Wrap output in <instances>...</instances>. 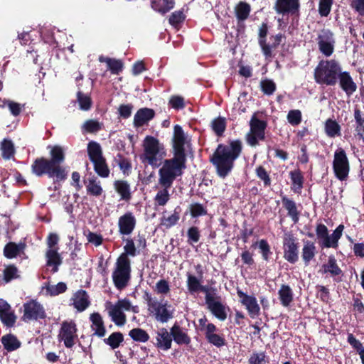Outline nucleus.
Instances as JSON below:
<instances>
[{
    "label": "nucleus",
    "mask_w": 364,
    "mask_h": 364,
    "mask_svg": "<svg viewBox=\"0 0 364 364\" xmlns=\"http://www.w3.org/2000/svg\"><path fill=\"white\" fill-rule=\"evenodd\" d=\"M148 310L155 319L162 323L168 322L173 317L174 309L168 301H160L149 297L147 299Z\"/></svg>",
    "instance_id": "423d86ee"
},
{
    "label": "nucleus",
    "mask_w": 364,
    "mask_h": 364,
    "mask_svg": "<svg viewBox=\"0 0 364 364\" xmlns=\"http://www.w3.org/2000/svg\"><path fill=\"white\" fill-rule=\"evenodd\" d=\"M292 181V188L294 191H299L302 188L303 178L300 172L294 171L291 173Z\"/></svg>",
    "instance_id": "864d4df0"
},
{
    "label": "nucleus",
    "mask_w": 364,
    "mask_h": 364,
    "mask_svg": "<svg viewBox=\"0 0 364 364\" xmlns=\"http://www.w3.org/2000/svg\"><path fill=\"white\" fill-rule=\"evenodd\" d=\"M156 346L163 350H168L171 348L172 336L166 328H161L156 332Z\"/></svg>",
    "instance_id": "412c9836"
},
{
    "label": "nucleus",
    "mask_w": 364,
    "mask_h": 364,
    "mask_svg": "<svg viewBox=\"0 0 364 364\" xmlns=\"http://www.w3.org/2000/svg\"><path fill=\"white\" fill-rule=\"evenodd\" d=\"M282 204L286 210L288 211V215L291 220L296 223L299 220V212L297 210V207L294 201L289 199L287 197L282 198Z\"/></svg>",
    "instance_id": "c756f323"
},
{
    "label": "nucleus",
    "mask_w": 364,
    "mask_h": 364,
    "mask_svg": "<svg viewBox=\"0 0 364 364\" xmlns=\"http://www.w3.org/2000/svg\"><path fill=\"white\" fill-rule=\"evenodd\" d=\"M99 60L102 63H106L108 69L113 74H118L123 68V63L119 60L100 56Z\"/></svg>",
    "instance_id": "473e14b6"
},
{
    "label": "nucleus",
    "mask_w": 364,
    "mask_h": 364,
    "mask_svg": "<svg viewBox=\"0 0 364 364\" xmlns=\"http://www.w3.org/2000/svg\"><path fill=\"white\" fill-rule=\"evenodd\" d=\"M87 152L92 162L103 158L100 144L95 141H92L88 144Z\"/></svg>",
    "instance_id": "a19ab883"
},
{
    "label": "nucleus",
    "mask_w": 364,
    "mask_h": 364,
    "mask_svg": "<svg viewBox=\"0 0 364 364\" xmlns=\"http://www.w3.org/2000/svg\"><path fill=\"white\" fill-rule=\"evenodd\" d=\"M105 342L110 346L113 349L119 347L123 341V336L119 332L112 333L107 338L104 340Z\"/></svg>",
    "instance_id": "8fccbe9b"
},
{
    "label": "nucleus",
    "mask_w": 364,
    "mask_h": 364,
    "mask_svg": "<svg viewBox=\"0 0 364 364\" xmlns=\"http://www.w3.org/2000/svg\"><path fill=\"white\" fill-rule=\"evenodd\" d=\"M90 320L92 323L91 328L94 331V334L99 337L105 336L106 329L101 315L99 313H93L90 315Z\"/></svg>",
    "instance_id": "b1692460"
},
{
    "label": "nucleus",
    "mask_w": 364,
    "mask_h": 364,
    "mask_svg": "<svg viewBox=\"0 0 364 364\" xmlns=\"http://www.w3.org/2000/svg\"><path fill=\"white\" fill-rule=\"evenodd\" d=\"M187 288L190 294H193L198 291L209 292L207 287L202 285L200 279L197 278L196 276L188 272L187 273Z\"/></svg>",
    "instance_id": "393cba45"
},
{
    "label": "nucleus",
    "mask_w": 364,
    "mask_h": 364,
    "mask_svg": "<svg viewBox=\"0 0 364 364\" xmlns=\"http://www.w3.org/2000/svg\"><path fill=\"white\" fill-rule=\"evenodd\" d=\"M278 294L281 303L284 306H288L293 300V292L288 285H282Z\"/></svg>",
    "instance_id": "2f4dec72"
},
{
    "label": "nucleus",
    "mask_w": 364,
    "mask_h": 364,
    "mask_svg": "<svg viewBox=\"0 0 364 364\" xmlns=\"http://www.w3.org/2000/svg\"><path fill=\"white\" fill-rule=\"evenodd\" d=\"M130 260L124 254L117 259L116 269L113 272L112 279L116 287L119 289L124 288L130 278Z\"/></svg>",
    "instance_id": "0eeeda50"
},
{
    "label": "nucleus",
    "mask_w": 364,
    "mask_h": 364,
    "mask_svg": "<svg viewBox=\"0 0 364 364\" xmlns=\"http://www.w3.org/2000/svg\"><path fill=\"white\" fill-rule=\"evenodd\" d=\"M351 6L359 15L364 16V0H353Z\"/></svg>",
    "instance_id": "774afa93"
},
{
    "label": "nucleus",
    "mask_w": 364,
    "mask_h": 364,
    "mask_svg": "<svg viewBox=\"0 0 364 364\" xmlns=\"http://www.w3.org/2000/svg\"><path fill=\"white\" fill-rule=\"evenodd\" d=\"M105 309L112 321L118 326H122L127 322V316L124 311L139 312L138 306L132 305L127 299H119L115 304L107 301L105 303Z\"/></svg>",
    "instance_id": "39448f33"
},
{
    "label": "nucleus",
    "mask_w": 364,
    "mask_h": 364,
    "mask_svg": "<svg viewBox=\"0 0 364 364\" xmlns=\"http://www.w3.org/2000/svg\"><path fill=\"white\" fill-rule=\"evenodd\" d=\"M51 159L49 161L53 164V166H55L62 171V177L65 180L67 176L65 169L60 166V164L63 162L65 159L64 151L62 147L59 146H55L51 147L50 151Z\"/></svg>",
    "instance_id": "aec40b11"
},
{
    "label": "nucleus",
    "mask_w": 364,
    "mask_h": 364,
    "mask_svg": "<svg viewBox=\"0 0 364 364\" xmlns=\"http://www.w3.org/2000/svg\"><path fill=\"white\" fill-rule=\"evenodd\" d=\"M237 293L240 302L245 306L250 316L252 318L257 316L259 314L260 308L257 304L256 298L253 296L245 294L240 289L237 290Z\"/></svg>",
    "instance_id": "f3484780"
},
{
    "label": "nucleus",
    "mask_w": 364,
    "mask_h": 364,
    "mask_svg": "<svg viewBox=\"0 0 364 364\" xmlns=\"http://www.w3.org/2000/svg\"><path fill=\"white\" fill-rule=\"evenodd\" d=\"M24 248L25 245L23 243L16 244L14 242H9L5 246L4 254L7 258H14Z\"/></svg>",
    "instance_id": "f704fd0d"
},
{
    "label": "nucleus",
    "mask_w": 364,
    "mask_h": 364,
    "mask_svg": "<svg viewBox=\"0 0 364 364\" xmlns=\"http://www.w3.org/2000/svg\"><path fill=\"white\" fill-rule=\"evenodd\" d=\"M236 16L240 20L246 19L250 12V6L245 2H240L235 8Z\"/></svg>",
    "instance_id": "09e8293b"
},
{
    "label": "nucleus",
    "mask_w": 364,
    "mask_h": 364,
    "mask_svg": "<svg viewBox=\"0 0 364 364\" xmlns=\"http://www.w3.org/2000/svg\"><path fill=\"white\" fill-rule=\"evenodd\" d=\"M299 0H277L275 9L279 14L294 13L299 9Z\"/></svg>",
    "instance_id": "5701e85b"
},
{
    "label": "nucleus",
    "mask_w": 364,
    "mask_h": 364,
    "mask_svg": "<svg viewBox=\"0 0 364 364\" xmlns=\"http://www.w3.org/2000/svg\"><path fill=\"white\" fill-rule=\"evenodd\" d=\"M174 4V0H163L161 3L154 1L151 3V8L154 10L164 14L173 8Z\"/></svg>",
    "instance_id": "ea45409f"
},
{
    "label": "nucleus",
    "mask_w": 364,
    "mask_h": 364,
    "mask_svg": "<svg viewBox=\"0 0 364 364\" xmlns=\"http://www.w3.org/2000/svg\"><path fill=\"white\" fill-rule=\"evenodd\" d=\"M250 364H266L265 355L264 353H253L250 359Z\"/></svg>",
    "instance_id": "69168bd1"
},
{
    "label": "nucleus",
    "mask_w": 364,
    "mask_h": 364,
    "mask_svg": "<svg viewBox=\"0 0 364 364\" xmlns=\"http://www.w3.org/2000/svg\"><path fill=\"white\" fill-rule=\"evenodd\" d=\"M1 156L4 159H10L15 154V149L13 142L5 139L1 143Z\"/></svg>",
    "instance_id": "58836bf2"
},
{
    "label": "nucleus",
    "mask_w": 364,
    "mask_h": 364,
    "mask_svg": "<svg viewBox=\"0 0 364 364\" xmlns=\"http://www.w3.org/2000/svg\"><path fill=\"white\" fill-rule=\"evenodd\" d=\"M338 80H339L340 87L347 95H351L356 91L357 85L348 72L341 70Z\"/></svg>",
    "instance_id": "6ab92c4d"
},
{
    "label": "nucleus",
    "mask_w": 364,
    "mask_h": 364,
    "mask_svg": "<svg viewBox=\"0 0 364 364\" xmlns=\"http://www.w3.org/2000/svg\"><path fill=\"white\" fill-rule=\"evenodd\" d=\"M2 343L8 350H14L20 346V343L17 338L12 335H7L2 338Z\"/></svg>",
    "instance_id": "de8ad7c7"
},
{
    "label": "nucleus",
    "mask_w": 364,
    "mask_h": 364,
    "mask_svg": "<svg viewBox=\"0 0 364 364\" xmlns=\"http://www.w3.org/2000/svg\"><path fill=\"white\" fill-rule=\"evenodd\" d=\"M171 333L174 341L179 345H188L191 343V338L186 331L178 325L174 324L171 328Z\"/></svg>",
    "instance_id": "a878e982"
},
{
    "label": "nucleus",
    "mask_w": 364,
    "mask_h": 364,
    "mask_svg": "<svg viewBox=\"0 0 364 364\" xmlns=\"http://www.w3.org/2000/svg\"><path fill=\"white\" fill-rule=\"evenodd\" d=\"M47 264L53 266V271L56 272L58 267L61 264V258L55 249H49L46 252Z\"/></svg>",
    "instance_id": "72a5a7b5"
},
{
    "label": "nucleus",
    "mask_w": 364,
    "mask_h": 364,
    "mask_svg": "<svg viewBox=\"0 0 364 364\" xmlns=\"http://www.w3.org/2000/svg\"><path fill=\"white\" fill-rule=\"evenodd\" d=\"M135 225L136 218L132 213H127L119 218V232L122 235H130L133 232Z\"/></svg>",
    "instance_id": "a211bd4d"
},
{
    "label": "nucleus",
    "mask_w": 364,
    "mask_h": 364,
    "mask_svg": "<svg viewBox=\"0 0 364 364\" xmlns=\"http://www.w3.org/2000/svg\"><path fill=\"white\" fill-rule=\"evenodd\" d=\"M212 127L217 134H221L225 128V119L223 118H218L213 121Z\"/></svg>",
    "instance_id": "052dcab7"
},
{
    "label": "nucleus",
    "mask_w": 364,
    "mask_h": 364,
    "mask_svg": "<svg viewBox=\"0 0 364 364\" xmlns=\"http://www.w3.org/2000/svg\"><path fill=\"white\" fill-rule=\"evenodd\" d=\"M142 146L144 152L140 156L141 161L152 167H159L166 156L164 145L156 138L146 136Z\"/></svg>",
    "instance_id": "7ed1b4c3"
},
{
    "label": "nucleus",
    "mask_w": 364,
    "mask_h": 364,
    "mask_svg": "<svg viewBox=\"0 0 364 364\" xmlns=\"http://www.w3.org/2000/svg\"><path fill=\"white\" fill-rule=\"evenodd\" d=\"M4 276L6 282L17 278L18 277L17 268L14 265L6 267L4 271Z\"/></svg>",
    "instance_id": "4d7b16f0"
},
{
    "label": "nucleus",
    "mask_w": 364,
    "mask_h": 364,
    "mask_svg": "<svg viewBox=\"0 0 364 364\" xmlns=\"http://www.w3.org/2000/svg\"><path fill=\"white\" fill-rule=\"evenodd\" d=\"M46 317L45 311L41 304L36 301H28L23 305V320L29 321Z\"/></svg>",
    "instance_id": "4468645a"
},
{
    "label": "nucleus",
    "mask_w": 364,
    "mask_h": 364,
    "mask_svg": "<svg viewBox=\"0 0 364 364\" xmlns=\"http://www.w3.org/2000/svg\"><path fill=\"white\" fill-rule=\"evenodd\" d=\"M206 338L209 343L217 347H221L225 344V339L216 333L210 335Z\"/></svg>",
    "instance_id": "338daca9"
},
{
    "label": "nucleus",
    "mask_w": 364,
    "mask_h": 364,
    "mask_svg": "<svg viewBox=\"0 0 364 364\" xmlns=\"http://www.w3.org/2000/svg\"><path fill=\"white\" fill-rule=\"evenodd\" d=\"M333 168L336 176L341 181H344L350 171L349 161L343 149H337L334 153Z\"/></svg>",
    "instance_id": "1a4fd4ad"
},
{
    "label": "nucleus",
    "mask_w": 364,
    "mask_h": 364,
    "mask_svg": "<svg viewBox=\"0 0 364 364\" xmlns=\"http://www.w3.org/2000/svg\"><path fill=\"white\" fill-rule=\"evenodd\" d=\"M316 252V248L314 242L306 240L304 242L301 251V257L306 265L314 257Z\"/></svg>",
    "instance_id": "c85d7f7f"
},
{
    "label": "nucleus",
    "mask_w": 364,
    "mask_h": 364,
    "mask_svg": "<svg viewBox=\"0 0 364 364\" xmlns=\"http://www.w3.org/2000/svg\"><path fill=\"white\" fill-rule=\"evenodd\" d=\"M96 173L101 177L106 178L109 176V170L104 158L92 161Z\"/></svg>",
    "instance_id": "37998d69"
},
{
    "label": "nucleus",
    "mask_w": 364,
    "mask_h": 364,
    "mask_svg": "<svg viewBox=\"0 0 364 364\" xmlns=\"http://www.w3.org/2000/svg\"><path fill=\"white\" fill-rule=\"evenodd\" d=\"M154 116V112L151 109L143 108L137 111L134 118V124L136 127H141L151 120Z\"/></svg>",
    "instance_id": "cd10ccee"
},
{
    "label": "nucleus",
    "mask_w": 364,
    "mask_h": 364,
    "mask_svg": "<svg viewBox=\"0 0 364 364\" xmlns=\"http://www.w3.org/2000/svg\"><path fill=\"white\" fill-rule=\"evenodd\" d=\"M205 301L208 309L218 318L222 321L226 318L224 306L222 305L215 294L207 292Z\"/></svg>",
    "instance_id": "dca6fc26"
},
{
    "label": "nucleus",
    "mask_w": 364,
    "mask_h": 364,
    "mask_svg": "<svg viewBox=\"0 0 364 364\" xmlns=\"http://www.w3.org/2000/svg\"><path fill=\"white\" fill-rule=\"evenodd\" d=\"M32 171L38 176L47 174L50 178L55 177L57 181L64 180L62 177V171L53 164L48 159L40 158L35 160L32 164Z\"/></svg>",
    "instance_id": "6e6552de"
},
{
    "label": "nucleus",
    "mask_w": 364,
    "mask_h": 364,
    "mask_svg": "<svg viewBox=\"0 0 364 364\" xmlns=\"http://www.w3.org/2000/svg\"><path fill=\"white\" fill-rule=\"evenodd\" d=\"M185 18V16L181 11H176L173 12L169 17V23L172 26H176L179 23L182 22Z\"/></svg>",
    "instance_id": "e2e57ef3"
},
{
    "label": "nucleus",
    "mask_w": 364,
    "mask_h": 364,
    "mask_svg": "<svg viewBox=\"0 0 364 364\" xmlns=\"http://www.w3.org/2000/svg\"><path fill=\"white\" fill-rule=\"evenodd\" d=\"M250 130L247 134L246 139L252 146H255L258 144L259 140L264 138V129L266 124L253 116L250 122Z\"/></svg>",
    "instance_id": "9b49d317"
},
{
    "label": "nucleus",
    "mask_w": 364,
    "mask_h": 364,
    "mask_svg": "<svg viewBox=\"0 0 364 364\" xmlns=\"http://www.w3.org/2000/svg\"><path fill=\"white\" fill-rule=\"evenodd\" d=\"M333 0H320L319 13L322 16H327L331 11Z\"/></svg>",
    "instance_id": "bf43d9fd"
},
{
    "label": "nucleus",
    "mask_w": 364,
    "mask_h": 364,
    "mask_svg": "<svg viewBox=\"0 0 364 364\" xmlns=\"http://www.w3.org/2000/svg\"><path fill=\"white\" fill-rule=\"evenodd\" d=\"M284 257L290 263H295L299 258L298 246L293 236L286 234L283 242Z\"/></svg>",
    "instance_id": "2eb2a0df"
},
{
    "label": "nucleus",
    "mask_w": 364,
    "mask_h": 364,
    "mask_svg": "<svg viewBox=\"0 0 364 364\" xmlns=\"http://www.w3.org/2000/svg\"><path fill=\"white\" fill-rule=\"evenodd\" d=\"M129 335L133 340L138 342L144 343L146 342L149 338L148 333L144 330L139 328L131 330L129 333Z\"/></svg>",
    "instance_id": "49530a36"
},
{
    "label": "nucleus",
    "mask_w": 364,
    "mask_h": 364,
    "mask_svg": "<svg viewBox=\"0 0 364 364\" xmlns=\"http://www.w3.org/2000/svg\"><path fill=\"white\" fill-rule=\"evenodd\" d=\"M73 304L78 311H83L90 305L88 296L85 291H77L73 297Z\"/></svg>",
    "instance_id": "bb28decb"
},
{
    "label": "nucleus",
    "mask_w": 364,
    "mask_h": 364,
    "mask_svg": "<svg viewBox=\"0 0 364 364\" xmlns=\"http://www.w3.org/2000/svg\"><path fill=\"white\" fill-rule=\"evenodd\" d=\"M117 192L121 196L122 199H128L130 197L129 186L124 181H117L114 183Z\"/></svg>",
    "instance_id": "a18cd8bd"
},
{
    "label": "nucleus",
    "mask_w": 364,
    "mask_h": 364,
    "mask_svg": "<svg viewBox=\"0 0 364 364\" xmlns=\"http://www.w3.org/2000/svg\"><path fill=\"white\" fill-rule=\"evenodd\" d=\"M154 291L157 294L162 296H167L170 294L171 287L169 282L166 279L159 280L154 288Z\"/></svg>",
    "instance_id": "c03bdc74"
},
{
    "label": "nucleus",
    "mask_w": 364,
    "mask_h": 364,
    "mask_svg": "<svg viewBox=\"0 0 364 364\" xmlns=\"http://www.w3.org/2000/svg\"><path fill=\"white\" fill-rule=\"evenodd\" d=\"M340 125L334 120L328 119L325 124V132L330 137H335L341 134Z\"/></svg>",
    "instance_id": "79ce46f5"
},
{
    "label": "nucleus",
    "mask_w": 364,
    "mask_h": 364,
    "mask_svg": "<svg viewBox=\"0 0 364 364\" xmlns=\"http://www.w3.org/2000/svg\"><path fill=\"white\" fill-rule=\"evenodd\" d=\"M317 43L319 50L326 56H331L334 50L333 33L328 29L321 30L318 35Z\"/></svg>",
    "instance_id": "f8f14e48"
},
{
    "label": "nucleus",
    "mask_w": 364,
    "mask_h": 364,
    "mask_svg": "<svg viewBox=\"0 0 364 364\" xmlns=\"http://www.w3.org/2000/svg\"><path fill=\"white\" fill-rule=\"evenodd\" d=\"M77 326L73 321H65L61 323L58 335L59 341H63L65 347L72 348L77 338Z\"/></svg>",
    "instance_id": "9d476101"
},
{
    "label": "nucleus",
    "mask_w": 364,
    "mask_h": 364,
    "mask_svg": "<svg viewBox=\"0 0 364 364\" xmlns=\"http://www.w3.org/2000/svg\"><path fill=\"white\" fill-rule=\"evenodd\" d=\"M321 271L323 273H330L332 276H337L341 273V269L338 267L334 257H328L326 264L322 266Z\"/></svg>",
    "instance_id": "c9c22d12"
},
{
    "label": "nucleus",
    "mask_w": 364,
    "mask_h": 364,
    "mask_svg": "<svg viewBox=\"0 0 364 364\" xmlns=\"http://www.w3.org/2000/svg\"><path fill=\"white\" fill-rule=\"evenodd\" d=\"M188 141L186 136L182 128L176 125L174 127V134L173 139V146L174 150V156L181 159H186L185 146L188 145Z\"/></svg>",
    "instance_id": "ddd939ff"
},
{
    "label": "nucleus",
    "mask_w": 364,
    "mask_h": 364,
    "mask_svg": "<svg viewBox=\"0 0 364 364\" xmlns=\"http://www.w3.org/2000/svg\"><path fill=\"white\" fill-rule=\"evenodd\" d=\"M77 102L80 109L82 110L87 111L91 107L92 101L90 97L81 92H77Z\"/></svg>",
    "instance_id": "3c124183"
},
{
    "label": "nucleus",
    "mask_w": 364,
    "mask_h": 364,
    "mask_svg": "<svg viewBox=\"0 0 364 364\" xmlns=\"http://www.w3.org/2000/svg\"><path fill=\"white\" fill-rule=\"evenodd\" d=\"M179 213L176 210L173 214L168 216H164L161 219V225L166 228H170L174 225L179 220Z\"/></svg>",
    "instance_id": "5fc2aeb1"
},
{
    "label": "nucleus",
    "mask_w": 364,
    "mask_h": 364,
    "mask_svg": "<svg viewBox=\"0 0 364 364\" xmlns=\"http://www.w3.org/2000/svg\"><path fill=\"white\" fill-rule=\"evenodd\" d=\"M87 240L93 244L95 246H99L102 244L103 238L101 235L89 232L86 235Z\"/></svg>",
    "instance_id": "0e129e2a"
},
{
    "label": "nucleus",
    "mask_w": 364,
    "mask_h": 364,
    "mask_svg": "<svg viewBox=\"0 0 364 364\" xmlns=\"http://www.w3.org/2000/svg\"><path fill=\"white\" fill-rule=\"evenodd\" d=\"M288 122L293 126L298 125L301 122V112L298 109H293L287 114Z\"/></svg>",
    "instance_id": "6e6d98bb"
},
{
    "label": "nucleus",
    "mask_w": 364,
    "mask_h": 364,
    "mask_svg": "<svg viewBox=\"0 0 364 364\" xmlns=\"http://www.w3.org/2000/svg\"><path fill=\"white\" fill-rule=\"evenodd\" d=\"M262 91L267 95H272L276 88L274 82L269 80H264L261 82Z\"/></svg>",
    "instance_id": "680f3d73"
},
{
    "label": "nucleus",
    "mask_w": 364,
    "mask_h": 364,
    "mask_svg": "<svg viewBox=\"0 0 364 364\" xmlns=\"http://www.w3.org/2000/svg\"><path fill=\"white\" fill-rule=\"evenodd\" d=\"M0 319L7 326H12L16 319L10 305L4 300H0Z\"/></svg>",
    "instance_id": "4be33fe9"
},
{
    "label": "nucleus",
    "mask_w": 364,
    "mask_h": 364,
    "mask_svg": "<svg viewBox=\"0 0 364 364\" xmlns=\"http://www.w3.org/2000/svg\"><path fill=\"white\" fill-rule=\"evenodd\" d=\"M44 289L47 296H55L65 292L67 290V285L64 282H59L57 284L46 283Z\"/></svg>",
    "instance_id": "7c9ffc66"
},
{
    "label": "nucleus",
    "mask_w": 364,
    "mask_h": 364,
    "mask_svg": "<svg viewBox=\"0 0 364 364\" xmlns=\"http://www.w3.org/2000/svg\"><path fill=\"white\" fill-rule=\"evenodd\" d=\"M170 188L171 187L161 186V188L158 189L154 198V201L156 205L164 206L167 203L170 198L168 192V188Z\"/></svg>",
    "instance_id": "4c0bfd02"
},
{
    "label": "nucleus",
    "mask_w": 364,
    "mask_h": 364,
    "mask_svg": "<svg viewBox=\"0 0 364 364\" xmlns=\"http://www.w3.org/2000/svg\"><path fill=\"white\" fill-rule=\"evenodd\" d=\"M87 191L89 194L94 196H99L102 193V188L100 185V181L97 178L92 177L90 178L86 183Z\"/></svg>",
    "instance_id": "e433bc0d"
},
{
    "label": "nucleus",
    "mask_w": 364,
    "mask_h": 364,
    "mask_svg": "<svg viewBox=\"0 0 364 364\" xmlns=\"http://www.w3.org/2000/svg\"><path fill=\"white\" fill-rule=\"evenodd\" d=\"M83 129L87 132H96L101 129V124L96 120L90 119L84 123Z\"/></svg>",
    "instance_id": "13d9d810"
},
{
    "label": "nucleus",
    "mask_w": 364,
    "mask_h": 364,
    "mask_svg": "<svg viewBox=\"0 0 364 364\" xmlns=\"http://www.w3.org/2000/svg\"><path fill=\"white\" fill-rule=\"evenodd\" d=\"M188 210L193 218L205 215L207 214L205 208L199 203H193L189 205Z\"/></svg>",
    "instance_id": "603ef678"
},
{
    "label": "nucleus",
    "mask_w": 364,
    "mask_h": 364,
    "mask_svg": "<svg viewBox=\"0 0 364 364\" xmlns=\"http://www.w3.org/2000/svg\"><path fill=\"white\" fill-rule=\"evenodd\" d=\"M186 159L173 156L161 162L158 171V185L160 186L171 187L173 181L183 174L186 168Z\"/></svg>",
    "instance_id": "f03ea898"
},
{
    "label": "nucleus",
    "mask_w": 364,
    "mask_h": 364,
    "mask_svg": "<svg viewBox=\"0 0 364 364\" xmlns=\"http://www.w3.org/2000/svg\"><path fill=\"white\" fill-rule=\"evenodd\" d=\"M341 70L340 64L335 60H321L314 70L315 81L321 85H335Z\"/></svg>",
    "instance_id": "20e7f679"
},
{
    "label": "nucleus",
    "mask_w": 364,
    "mask_h": 364,
    "mask_svg": "<svg viewBox=\"0 0 364 364\" xmlns=\"http://www.w3.org/2000/svg\"><path fill=\"white\" fill-rule=\"evenodd\" d=\"M241 150V142L239 141H232L228 146H218L211 161L220 177L225 178L229 174L233 168L234 161L239 156Z\"/></svg>",
    "instance_id": "f257e3e1"
}]
</instances>
